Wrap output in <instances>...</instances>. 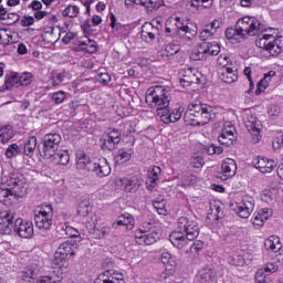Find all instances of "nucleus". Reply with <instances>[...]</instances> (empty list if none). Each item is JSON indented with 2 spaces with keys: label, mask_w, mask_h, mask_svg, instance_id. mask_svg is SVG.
I'll return each instance as SVG.
<instances>
[{
  "label": "nucleus",
  "mask_w": 283,
  "mask_h": 283,
  "mask_svg": "<svg viewBox=\"0 0 283 283\" xmlns=\"http://www.w3.org/2000/svg\"><path fill=\"white\" fill-rule=\"evenodd\" d=\"M34 223L40 231H49L52 228L54 209L50 206H39L34 209Z\"/></svg>",
  "instance_id": "nucleus-11"
},
{
  "label": "nucleus",
  "mask_w": 283,
  "mask_h": 283,
  "mask_svg": "<svg viewBox=\"0 0 283 283\" xmlns=\"http://www.w3.org/2000/svg\"><path fill=\"white\" fill-rule=\"evenodd\" d=\"M221 134H223V137L227 136L228 138L235 139V126L231 123H226Z\"/></svg>",
  "instance_id": "nucleus-50"
},
{
  "label": "nucleus",
  "mask_w": 283,
  "mask_h": 283,
  "mask_svg": "<svg viewBox=\"0 0 283 283\" xmlns=\"http://www.w3.org/2000/svg\"><path fill=\"white\" fill-rule=\"evenodd\" d=\"M160 30H163V23L159 19H155L149 23H146L142 30V39L146 43H151L156 41V36L160 35Z\"/></svg>",
  "instance_id": "nucleus-15"
},
{
  "label": "nucleus",
  "mask_w": 283,
  "mask_h": 283,
  "mask_svg": "<svg viewBox=\"0 0 283 283\" xmlns=\"http://www.w3.org/2000/svg\"><path fill=\"white\" fill-rule=\"evenodd\" d=\"M205 165V159H202L200 156H192L190 158V167H193L195 169H200Z\"/></svg>",
  "instance_id": "nucleus-57"
},
{
  "label": "nucleus",
  "mask_w": 283,
  "mask_h": 283,
  "mask_svg": "<svg viewBox=\"0 0 283 283\" xmlns=\"http://www.w3.org/2000/svg\"><path fill=\"white\" fill-rule=\"evenodd\" d=\"M262 30H264V24L258 18L244 15L237 21L234 29L226 30V39L241 42L242 39L248 36H258Z\"/></svg>",
  "instance_id": "nucleus-1"
},
{
  "label": "nucleus",
  "mask_w": 283,
  "mask_h": 283,
  "mask_svg": "<svg viewBox=\"0 0 283 283\" xmlns=\"http://www.w3.org/2000/svg\"><path fill=\"white\" fill-rule=\"evenodd\" d=\"M14 216L8 210L0 212V233L2 235H8L12 232L14 227Z\"/></svg>",
  "instance_id": "nucleus-21"
},
{
  "label": "nucleus",
  "mask_w": 283,
  "mask_h": 283,
  "mask_svg": "<svg viewBox=\"0 0 283 283\" xmlns=\"http://www.w3.org/2000/svg\"><path fill=\"white\" fill-rule=\"evenodd\" d=\"M228 262L232 266H244V258L238 253L230 255Z\"/></svg>",
  "instance_id": "nucleus-48"
},
{
  "label": "nucleus",
  "mask_w": 283,
  "mask_h": 283,
  "mask_svg": "<svg viewBox=\"0 0 283 283\" xmlns=\"http://www.w3.org/2000/svg\"><path fill=\"white\" fill-rule=\"evenodd\" d=\"M238 174V164L232 158L223 160L221 164V170L217 174V178L220 180H229Z\"/></svg>",
  "instance_id": "nucleus-18"
},
{
  "label": "nucleus",
  "mask_w": 283,
  "mask_h": 283,
  "mask_svg": "<svg viewBox=\"0 0 283 283\" xmlns=\"http://www.w3.org/2000/svg\"><path fill=\"white\" fill-rule=\"evenodd\" d=\"M61 282V276L43 275L35 280L34 283H56Z\"/></svg>",
  "instance_id": "nucleus-53"
},
{
  "label": "nucleus",
  "mask_w": 283,
  "mask_h": 283,
  "mask_svg": "<svg viewBox=\"0 0 283 283\" xmlns=\"http://www.w3.org/2000/svg\"><path fill=\"white\" fill-rule=\"evenodd\" d=\"M39 273H41L39 264L32 263L22 270L21 277L23 282H31L32 280H36V277H39Z\"/></svg>",
  "instance_id": "nucleus-28"
},
{
  "label": "nucleus",
  "mask_w": 283,
  "mask_h": 283,
  "mask_svg": "<svg viewBox=\"0 0 283 283\" xmlns=\"http://www.w3.org/2000/svg\"><path fill=\"white\" fill-rule=\"evenodd\" d=\"M180 30H182V18L170 17L166 21V36H179Z\"/></svg>",
  "instance_id": "nucleus-22"
},
{
  "label": "nucleus",
  "mask_w": 283,
  "mask_h": 283,
  "mask_svg": "<svg viewBox=\"0 0 283 283\" xmlns=\"http://www.w3.org/2000/svg\"><path fill=\"white\" fill-rule=\"evenodd\" d=\"M229 63H231V57H229L227 53L220 54L217 59V64L219 67H222V70L229 67Z\"/></svg>",
  "instance_id": "nucleus-52"
},
{
  "label": "nucleus",
  "mask_w": 283,
  "mask_h": 283,
  "mask_svg": "<svg viewBox=\"0 0 283 283\" xmlns=\"http://www.w3.org/2000/svg\"><path fill=\"white\" fill-rule=\"evenodd\" d=\"M64 81H65V73H55L51 78V85L52 87H57V85H61Z\"/></svg>",
  "instance_id": "nucleus-58"
},
{
  "label": "nucleus",
  "mask_w": 283,
  "mask_h": 283,
  "mask_svg": "<svg viewBox=\"0 0 283 283\" xmlns=\"http://www.w3.org/2000/svg\"><path fill=\"white\" fill-rule=\"evenodd\" d=\"M32 81H34V76L32 75V73L25 72L23 74H20V86L30 85Z\"/></svg>",
  "instance_id": "nucleus-56"
},
{
  "label": "nucleus",
  "mask_w": 283,
  "mask_h": 283,
  "mask_svg": "<svg viewBox=\"0 0 283 283\" xmlns=\"http://www.w3.org/2000/svg\"><path fill=\"white\" fill-rule=\"evenodd\" d=\"M258 213L266 222V220H269V218H271L273 216V209H271V208H261L258 211Z\"/></svg>",
  "instance_id": "nucleus-63"
},
{
  "label": "nucleus",
  "mask_w": 283,
  "mask_h": 283,
  "mask_svg": "<svg viewBox=\"0 0 283 283\" xmlns=\"http://www.w3.org/2000/svg\"><path fill=\"white\" fill-rule=\"evenodd\" d=\"M210 216H212V220H220L223 216L222 208L218 205H211Z\"/></svg>",
  "instance_id": "nucleus-54"
},
{
  "label": "nucleus",
  "mask_w": 283,
  "mask_h": 283,
  "mask_svg": "<svg viewBox=\"0 0 283 283\" xmlns=\"http://www.w3.org/2000/svg\"><path fill=\"white\" fill-rule=\"evenodd\" d=\"M208 154L209 156H213V155H218L220 156V154H222V151H224V148H222L221 146H217L214 144H211L210 146H208Z\"/></svg>",
  "instance_id": "nucleus-62"
},
{
  "label": "nucleus",
  "mask_w": 283,
  "mask_h": 283,
  "mask_svg": "<svg viewBox=\"0 0 283 283\" xmlns=\"http://www.w3.org/2000/svg\"><path fill=\"white\" fill-rule=\"evenodd\" d=\"M77 213L82 218H87V216L92 213V203H90L88 200L81 201L77 208Z\"/></svg>",
  "instance_id": "nucleus-42"
},
{
  "label": "nucleus",
  "mask_w": 283,
  "mask_h": 283,
  "mask_svg": "<svg viewBox=\"0 0 283 283\" xmlns=\"http://www.w3.org/2000/svg\"><path fill=\"white\" fill-rule=\"evenodd\" d=\"M264 247L266 251H271L272 253H280L282 251V241H280V237L271 235L265 240Z\"/></svg>",
  "instance_id": "nucleus-31"
},
{
  "label": "nucleus",
  "mask_w": 283,
  "mask_h": 283,
  "mask_svg": "<svg viewBox=\"0 0 283 283\" xmlns=\"http://www.w3.org/2000/svg\"><path fill=\"white\" fill-rule=\"evenodd\" d=\"M190 75H185L184 78H181L180 83H188V85H191L193 83H200V80L196 77V74H191V70H188Z\"/></svg>",
  "instance_id": "nucleus-60"
},
{
  "label": "nucleus",
  "mask_w": 283,
  "mask_h": 283,
  "mask_svg": "<svg viewBox=\"0 0 283 283\" xmlns=\"http://www.w3.org/2000/svg\"><path fill=\"white\" fill-rule=\"evenodd\" d=\"M51 101L55 103V105H61L63 101H65V92L63 91H57L55 93L51 94Z\"/></svg>",
  "instance_id": "nucleus-55"
},
{
  "label": "nucleus",
  "mask_w": 283,
  "mask_h": 283,
  "mask_svg": "<svg viewBox=\"0 0 283 283\" xmlns=\"http://www.w3.org/2000/svg\"><path fill=\"white\" fill-rule=\"evenodd\" d=\"M14 231L20 238L30 239L34 235V224L32 221L18 218L14 222Z\"/></svg>",
  "instance_id": "nucleus-19"
},
{
  "label": "nucleus",
  "mask_w": 283,
  "mask_h": 283,
  "mask_svg": "<svg viewBox=\"0 0 283 283\" xmlns=\"http://www.w3.org/2000/svg\"><path fill=\"white\" fill-rule=\"evenodd\" d=\"M232 209L239 216V218L247 219L255 209V199L249 195H245L242 197V199L232 203Z\"/></svg>",
  "instance_id": "nucleus-13"
},
{
  "label": "nucleus",
  "mask_w": 283,
  "mask_h": 283,
  "mask_svg": "<svg viewBox=\"0 0 283 283\" xmlns=\"http://www.w3.org/2000/svg\"><path fill=\"white\" fill-rule=\"evenodd\" d=\"M160 174H163L160 166L150 167L147 171L149 182L158 185V182H160Z\"/></svg>",
  "instance_id": "nucleus-37"
},
{
  "label": "nucleus",
  "mask_w": 283,
  "mask_h": 283,
  "mask_svg": "<svg viewBox=\"0 0 283 283\" xmlns=\"http://www.w3.org/2000/svg\"><path fill=\"white\" fill-rule=\"evenodd\" d=\"M62 229L69 238H81V232H78L74 227L65 224Z\"/></svg>",
  "instance_id": "nucleus-59"
},
{
  "label": "nucleus",
  "mask_w": 283,
  "mask_h": 283,
  "mask_svg": "<svg viewBox=\"0 0 283 283\" xmlns=\"http://www.w3.org/2000/svg\"><path fill=\"white\" fill-rule=\"evenodd\" d=\"M78 12H81V10L77 6H69L64 9L63 17H69V19H76V17H78Z\"/></svg>",
  "instance_id": "nucleus-47"
},
{
  "label": "nucleus",
  "mask_w": 283,
  "mask_h": 283,
  "mask_svg": "<svg viewBox=\"0 0 283 283\" xmlns=\"http://www.w3.org/2000/svg\"><path fill=\"white\" fill-rule=\"evenodd\" d=\"M12 136H14V130L10 125H6L0 128V143L3 145L12 140Z\"/></svg>",
  "instance_id": "nucleus-40"
},
{
  "label": "nucleus",
  "mask_w": 283,
  "mask_h": 283,
  "mask_svg": "<svg viewBox=\"0 0 283 283\" xmlns=\"http://www.w3.org/2000/svg\"><path fill=\"white\" fill-rule=\"evenodd\" d=\"M202 247H205V243L202 241H197L190 247V253H193L195 255H198L200 251H202Z\"/></svg>",
  "instance_id": "nucleus-64"
},
{
  "label": "nucleus",
  "mask_w": 283,
  "mask_h": 283,
  "mask_svg": "<svg viewBox=\"0 0 283 283\" xmlns=\"http://www.w3.org/2000/svg\"><path fill=\"white\" fill-rule=\"evenodd\" d=\"M218 114V108L198 102H192L188 105L184 119L187 125H207L213 120Z\"/></svg>",
  "instance_id": "nucleus-6"
},
{
  "label": "nucleus",
  "mask_w": 283,
  "mask_h": 283,
  "mask_svg": "<svg viewBox=\"0 0 283 283\" xmlns=\"http://www.w3.org/2000/svg\"><path fill=\"white\" fill-rule=\"evenodd\" d=\"M6 90H12V87H21L20 74L12 72L6 76L4 81Z\"/></svg>",
  "instance_id": "nucleus-36"
},
{
  "label": "nucleus",
  "mask_w": 283,
  "mask_h": 283,
  "mask_svg": "<svg viewBox=\"0 0 283 283\" xmlns=\"http://www.w3.org/2000/svg\"><path fill=\"white\" fill-rule=\"evenodd\" d=\"M255 45L260 48L261 54H263L265 59L279 56V54L283 52V30H265V33L256 40Z\"/></svg>",
  "instance_id": "nucleus-4"
},
{
  "label": "nucleus",
  "mask_w": 283,
  "mask_h": 283,
  "mask_svg": "<svg viewBox=\"0 0 283 283\" xmlns=\"http://www.w3.org/2000/svg\"><path fill=\"white\" fill-rule=\"evenodd\" d=\"M208 48L207 56H218L220 54V44L218 42H202Z\"/></svg>",
  "instance_id": "nucleus-44"
},
{
  "label": "nucleus",
  "mask_w": 283,
  "mask_h": 283,
  "mask_svg": "<svg viewBox=\"0 0 283 283\" xmlns=\"http://www.w3.org/2000/svg\"><path fill=\"white\" fill-rule=\"evenodd\" d=\"M160 261L166 266V271H164L159 277V283H172L176 280V276L174 273H176V269L178 266V259L176 256L171 255L169 252H164L160 255Z\"/></svg>",
  "instance_id": "nucleus-12"
},
{
  "label": "nucleus",
  "mask_w": 283,
  "mask_h": 283,
  "mask_svg": "<svg viewBox=\"0 0 283 283\" xmlns=\"http://www.w3.org/2000/svg\"><path fill=\"white\" fill-rule=\"evenodd\" d=\"M21 154V147L17 145V143L11 144L6 149L4 156L7 158H17Z\"/></svg>",
  "instance_id": "nucleus-45"
},
{
  "label": "nucleus",
  "mask_w": 283,
  "mask_h": 283,
  "mask_svg": "<svg viewBox=\"0 0 283 283\" xmlns=\"http://www.w3.org/2000/svg\"><path fill=\"white\" fill-rule=\"evenodd\" d=\"M207 50H209L207 44H203V42L199 43L190 53V59L192 61H207L209 59L207 55Z\"/></svg>",
  "instance_id": "nucleus-29"
},
{
  "label": "nucleus",
  "mask_w": 283,
  "mask_h": 283,
  "mask_svg": "<svg viewBox=\"0 0 283 283\" xmlns=\"http://www.w3.org/2000/svg\"><path fill=\"white\" fill-rule=\"evenodd\" d=\"M242 118L248 132H250L253 138V142L260 143V138H262V136L260 135V122H258V117H255L251 109H245L242 113Z\"/></svg>",
  "instance_id": "nucleus-14"
},
{
  "label": "nucleus",
  "mask_w": 283,
  "mask_h": 283,
  "mask_svg": "<svg viewBox=\"0 0 283 283\" xmlns=\"http://www.w3.org/2000/svg\"><path fill=\"white\" fill-rule=\"evenodd\" d=\"M76 169L78 171H93L98 178H105L112 174V167L105 157L91 159L83 150H77L75 154Z\"/></svg>",
  "instance_id": "nucleus-5"
},
{
  "label": "nucleus",
  "mask_w": 283,
  "mask_h": 283,
  "mask_svg": "<svg viewBox=\"0 0 283 283\" xmlns=\"http://www.w3.org/2000/svg\"><path fill=\"white\" fill-rule=\"evenodd\" d=\"M198 34V29H191L188 25H185V22H182V28L180 29L179 36H185L186 39H193Z\"/></svg>",
  "instance_id": "nucleus-46"
},
{
  "label": "nucleus",
  "mask_w": 283,
  "mask_h": 283,
  "mask_svg": "<svg viewBox=\"0 0 283 283\" xmlns=\"http://www.w3.org/2000/svg\"><path fill=\"white\" fill-rule=\"evenodd\" d=\"M178 227L181 231H172L169 235V241L176 247V249L182 251V249L189 245V242L196 240L200 234V227H198V222H196V220L187 217L178 219ZM182 231L186 232V235Z\"/></svg>",
  "instance_id": "nucleus-3"
},
{
  "label": "nucleus",
  "mask_w": 283,
  "mask_h": 283,
  "mask_svg": "<svg viewBox=\"0 0 283 283\" xmlns=\"http://www.w3.org/2000/svg\"><path fill=\"white\" fill-rule=\"evenodd\" d=\"M216 272L211 270V268H203L198 273V280L201 283L211 282V280H214Z\"/></svg>",
  "instance_id": "nucleus-39"
},
{
  "label": "nucleus",
  "mask_w": 283,
  "mask_h": 283,
  "mask_svg": "<svg viewBox=\"0 0 283 283\" xmlns=\"http://www.w3.org/2000/svg\"><path fill=\"white\" fill-rule=\"evenodd\" d=\"M106 275L107 283H126L125 282V274L118 272L116 270H107L104 272Z\"/></svg>",
  "instance_id": "nucleus-35"
},
{
  "label": "nucleus",
  "mask_w": 283,
  "mask_h": 283,
  "mask_svg": "<svg viewBox=\"0 0 283 283\" xmlns=\"http://www.w3.org/2000/svg\"><path fill=\"white\" fill-rule=\"evenodd\" d=\"M219 29V20H213L212 22L206 24L199 33L200 41H211V39H216V34H218Z\"/></svg>",
  "instance_id": "nucleus-23"
},
{
  "label": "nucleus",
  "mask_w": 283,
  "mask_h": 283,
  "mask_svg": "<svg viewBox=\"0 0 283 283\" xmlns=\"http://www.w3.org/2000/svg\"><path fill=\"white\" fill-rule=\"evenodd\" d=\"M180 52V45L176 43H168L164 46L161 51L158 52L159 59L161 61H171L172 56H176Z\"/></svg>",
  "instance_id": "nucleus-26"
},
{
  "label": "nucleus",
  "mask_w": 283,
  "mask_h": 283,
  "mask_svg": "<svg viewBox=\"0 0 283 283\" xmlns=\"http://www.w3.org/2000/svg\"><path fill=\"white\" fill-rule=\"evenodd\" d=\"M277 76L275 71H269L264 74V77L258 83L255 94H262L265 92L269 85H271V81Z\"/></svg>",
  "instance_id": "nucleus-30"
},
{
  "label": "nucleus",
  "mask_w": 283,
  "mask_h": 283,
  "mask_svg": "<svg viewBox=\"0 0 283 283\" xmlns=\"http://www.w3.org/2000/svg\"><path fill=\"white\" fill-rule=\"evenodd\" d=\"M120 143V133L114 128H109L102 138V149L104 151H114L116 145Z\"/></svg>",
  "instance_id": "nucleus-16"
},
{
  "label": "nucleus",
  "mask_w": 283,
  "mask_h": 283,
  "mask_svg": "<svg viewBox=\"0 0 283 283\" xmlns=\"http://www.w3.org/2000/svg\"><path fill=\"white\" fill-rule=\"evenodd\" d=\"M80 48L81 50H84V52H88V54H94L98 48L96 46V41L84 38V40L80 41Z\"/></svg>",
  "instance_id": "nucleus-38"
},
{
  "label": "nucleus",
  "mask_w": 283,
  "mask_h": 283,
  "mask_svg": "<svg viewBox=\"0 0 283 283\" xmlns=\"http://www.w3.org/2000/svg\"><path fill=\"white\" fill-rule=\"evenodd\" d=\"M34 149H36V137L35 136L28 137L24 143L25 156H32L34 154Z\"/></svg>",
  "instance_id": "nucleus-41"
},
{
  "label": "nucleus",
  "mask_w": 283,
  "mask_h": 283,
  "mask_svg": "<svg viewBox=\"0 0 283 283\" xmlns=\"http://www.w3.org/2000/svg\"><path fill=\"white\" fill-rule=\"evenodd\" d=\"M111 28L115 36H127V25L118 23L114 13L111 14Z\"/></svg>",
  "instance_id": "nucleus-33"
},
{
  "label": "nucleus",
  "mask_w": 283,
  "mask_h": 283,
  "mask_svg": "<svg viewBox=\"0 0 283 283\" xmlns=\"http://www.w3.org/2000/svg\"><path fill=\"white\" fill-rule=\"evenodd\" d=\"M1 182L10 187L18 198H23L28 193V179L21 174L3 176Z\"/></svg>",
  "instance_id": "nucleus-10"
},
{
  "label": "nucleus",
  "mask_w": 283,
  "mask_h": 283,
  "mask_svg": "<svg viewBox=\"0 0 283 283\" xmlns=\"http://www.w3.org/2000/svg\"><path fill=\"white\" fill-rule=\"evenodd\" d=\"M125 6H144L151 12V10H158L163 6V0H125Z\"/></svg>",
  "instance_id": "nucleus-25"
},
{
  "label": "nucleus",
  "mask_w": 283,
  "mask_h": 283,
  "mask_svg": "<svg viewBox=\"0 0 283 283\" xmlns=\"http://www.w3.org/2000/svg\"><path fill=\"white\" fill-rule=\"evenodd\" d=\"M154 209H156L157 213H159V216H167V201H165V199H161L160 201H155L153 203Z\"/></svg>",
  "instance_id": "nucleus-49"
},
{
  "label": "nucleus",
  "mask_w": 283,
  "mask_h": 283,
  "mask_svg": "<svg viewBox=\"0 0 283 283\" xmlns=\"http://www.w3.org/2000/svg\"><path fill=\"white\" fill-rule=\"evenodd\" d=\"M169 94H171V88L169 86L157 85L147 90L146 103L151 107L157 108V116L159 109L169 107Z\"/></svg>",
  "instance_id": "nucleus-8"
},
{
  "label": "nucleus",
  "mask_w": 283,
  "mask_h": 283,
  "mask_svg": "<svg viewBox=\"0 0 283 283\" xmlns=\"http://www.w3.org/2000/svg\"><path fill=\"white\" fill-rule=\"evenodd\" d=\"M159 238L160 223L156 220L145 221L137 230H135V241L140 245L156 244Z\"/></svg>",
  "instance_id": "nucleus-7"
},
{
  "label": "nucleus",
  "mask_w": 283,
  "mask_h": 283,
  "mask_svg": "<svg viewBox=\"0 0 283 283\" xmlns=\"http://www.w3.org/2000/svg\"><path fill=\"white\" fill-rule=\"evenodd\" d=\"M120 185L128 193H136V191H138V188L140 187V181L136 178H122Z\"/></svg>",
  "instance_id": "nucleus-34"
},
{
  "label": "nucleus",
  "mask_w": 283,
  "mask_h": 283,
  "mask_svg": "<svg viewBox=\"0 0 283 283\" xmlns=\"http://www.w3.org/2000/svg\"><path fill=\"white\" fill-rule=\"evenodd\" d=\"M253 167L260 171V174H271L277 164L273 159L266 157H255L252 161Z\"/></svg>",
  "instance_id": "nucleus-20"
},
{
  "label": "nucleus",
  "mask_w": 283,
  "mask_h": 283,
  "mask_svg": "<svg viewBox=\"0 0 283 283\" xmlns=\"http://www.w3.org/2000/svg\"><path fill=\"white\" fill-rule=\"evenodd\" d=\"M115 160L118 165H125V163H129V160H132V150H119L115 157Z\"/></svg>",
  "instance_id": "nucleus-43"
},
{
  "label": "nucleus",
  "mask_w": 283,
  "mask_h": 283,
  "mask_svg": "<svg viewBox=\"0 0 283 283\" xmlns=\"http://www.w3.org/2000/svg\"><path fill=\"white\" fill-rule=\"evenodd\" d=\"M213 0H190L191 8L198 10L199 8H209Z\"/></svg>",
  "instance_id": "nucleus-51"
},
{
  "label": "nucleus",
  "mask_w": 283,
  "mask_h": 283,
  "mask_svg": "<svg viewBox=\"0 0 283 283\" xmlns=\"http://www.w3.org/2000/svg\"><path fill=\"white\" fill-rule=\"evenodd\" d=\"M219 78H221V81L223 83H227L228 85H231V83H235V81H238V69L230 66L221 69L219 71Z\"/></svg>",
  "instance_id": "nucleus-27"
},
{
  "label": "nucleus",
  "mask_w": 283,
  "mask_h": 283,
  "mask_svg": "<svg viewBox=\"0 0 283 283\" xmlns=\"http://www.w3.org/2000/svg\"><path fill=\"white\" fill-rule=\"evenodd\" d=\"M61 145V135L59 133H49L43 137V146L40 148V156L45 160H51L54 165H69L70 153L59 150Z\"/></svg>",
  "instance_id": "nucleus-2"
},
{
  "label": "nucleus",
  "mask_w": 283,
  "mask_h": 283,
  "mask_svg": "<svg viewBox=\"0 0 283 283\" xmlns=\"http://www.w3.org/2000/svg\"><path fill=\"white\" fill-rule=\"evenodd\" d=\"M261 200L269 205L270 202H273V200H275V195H273L271 190H264L261 195Z\"/></svg>",
  "instance_id": "nucleus-61"
},
{
  "label": "nucleus",
  "mask_w": 283,
  "mask_h": 283,
  "mask_svg": "<svg viewBox=\"0 0 283 283\" xmlns=\"http://www.w3.org/2000/svg\"><path fill=\"white\" fill-rule=\"evenodd\" d=\"M136 220L130 213H125L118 218L116 222L113 223V229H118V227H126V229H134Z\"/></svg>",
  "instance_id": "nucleus-32"
},
{
  "label": "nucleus",
  "mask_w": 283,
  "mask_h": 283,
  "mask_svg": "<svg viewBox=\"0 0 283 283\" xmlns=\"http://www.w3.org/2000/svg\"><path fill=\"white\" fill-rule=\"evenodd\" d=\"M17 198H19V197L10 189V187H8V185H6V184H3V181H1L0 202L2 205H6V207H10V205H12V202H14V200H17Z\"/></svg>",
  "instance_id": "nucleus-24"
},
{
  "label": "nucleus",
  "mask_w": 283,
  "mask_h": 283,
  "mask_svg": "<svg viewBox=\"0 0 283 283\" xmlns=\"http://www.w3.org/2000/svg\"><path fill=\"white\" fill-rule=\"evenodd\" d=\"M76 247L72 244V241H64L56 249L53 256V266L55 269H61L62 271H67L70 263L67 260L76 255Z\"/></svg>",
  "instance_id": "nucleus-9"
},
{
  "label": "nucleus",
  "mask_w": 283,
  "mask_h": 283,
  "mask_svg": "<svg viewBox=\"0 0 283 283\" xmlns=\"http://www.w3.org/2000/svg\"><path fill=\"white\" fill-rule=\"evenodd\" d=\"M185 113V108L178 107L172 111L169 109L167 106L164 109L158 111V116L161 120V123H165V125H169L171 123H178L182 118V114Z\"/></svg>",
  "instance_id": "nucleus-17"
}]
</instances>
